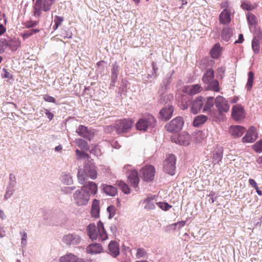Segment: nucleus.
I'll return each instance as SVG.
<instances>
[{"instance_id":"f257e3e1","label":"nucleus","mask_w":262,"mask_h":262,"mask_svg":"<svg viewBox=\"0 0 262 262\" xmlns=\"http://www.w3.org/2000/svg\"><path fill=\"white\" fill-rule=\"evenodd\" d=\"M97 192V185L94 182H88L81 189L77 190L73 194V200L79 206L88 204L91 195H94Z\"/></svg>"},{"instance_id":"f03ea898","label":"nucleus","mask_w":262,"mask_h":262,"mask_svg":"<svg viewBox=\"0 0 262 262\" xmlns=\"http://www.w3.org/2000/svg\"><path fill=\"white\" fill-rule=\"evenodd\" d=\"M90 238L92 240L98 239L103 241L107 239L108 236L101 221H98L97 226L94 224H90L87 227Z\"/></svg>"},{"instance_id":"7ed1b4c3","label":"nucleus","mask_w":262,"mask_h":262,"mask_svg":"<svg viewBox=\"0 0 262 262\" xmlns=\"http://www.w3.org/2000/svg\"><path fill=\"white\" fill-rule=\"evenodd\" d=\"M56 0H36L34 3V15L35 17H39L42 11H49Z\"/></svg>"},{"instance_id":"20e7f679","label":"nucleus","mask_w":262,"mask_h":262,"mask_svg":"<svg viewBox=\"0 0 262 262\" xmlns=\"http://www.w3.org/2000/svg\"><path fill=\"white\" fill-rule=\"evenodd\" d=\"M133 121L130 119H120L116 121L114 124V130L117 134L127 133L133 126Z\"/></svg>"},{"instance_id":"39448f33","label":"nucleus","mask_w":262,"mask_h":262,"mask_svg":"<svg viewBox=\"0 0 262 262\" xmlns=\"http://www.w3.org/2000/svg\"><path fill=\"white\" fill-rule=\"evenodd\" d=\"M156 120L151 115L140 119L136 123V128L140 130L146 131L148 128L154 127Z\"/></svg>"},{"instance_id":"423d86ee","label":"nucleus","mask_w":262,"mask_h":262,"mask_svg":"<svg viewBox=\"0 0 262 262\" xmlns=\"http://www.w3.org/2000/svg\"><path fill=\"white\" fill-rule=\"evenodd\" d=\"M176 158L174 155H168L164 162V170L168 174L173 176L176 171Z\"/></svg>"},{"instance_id":"0eeeda50","label":"nucleus","mask_w":262,"mask_h":262,"mask_svg":"<svg viewBox=\"0 0 262 262\" xmlns=\"http://www.w3.org/2000/svg\"><path fill=\"white\" fill-rule=\"evenodd\" d=\"M184 125V120L181 117L172 119L165 125L166 129L170 133L179 132L182 129Z\"/></svg>"},{"instance_id":"6e6552de","label":"nucleus","mask_w":262,"mask_h":262,"mask_svg":"<svg viewBox=\"0 0 262 262\" xmlns=\"http://www.w3.org/2000/svg\"><path fill=\"white\" fill-rule=\"evenodd\" d=\"M155 172L156 170L153 166L146 165L141 169L140 175L144 181L150 182L154 180Z\"/></svg>"},{"instance_id":"1a4fd4ad","label":"nucleus","mask_w":262,"mask_h":262,"mask_svg":"<svg viewBox=\"0 0 262 262\" xmlns=\"http://www.w3.org/2000/svg\"><path fill=\"white\" fill-rule=\"evenodd\" d=\"M16 185V177L13 173H10L9 174L8 183L6 189V193L4 195L5 200H7L13 195L15 190Z\"/></svg>"},{"instance_id":"9d476101","label":"nucleus","mask_w":262,"mask_h":262,"mask_svg":"<svg viewBox=\"0 0 262 262\" xmlns=\"http://www.w3.org/2000/svg\"><path fill=\"white\" fill-rule=\"evenodd\" d=\"M62 241L67 246L77 245L81 242V237L79 234L74 232L64 235Z\"/></svg>"},{"instance_id":"9b49d317","label":"nucleus","mask_w":262,"mask_h":262,"mask_svg":"<svg viewBox=\"0 0 262 262\" xmlns=\"http://www.w3.org/2000/svg\"><path fill=\"white\" fill-rule=\"evenodd\" d=\"M76 133L79 136L91 141L94 137V133L93 130L89 129L84 125H80L76 130Z\"/></svg>"},{"instance_id":"f8f14e48","label":"nucleus","mask_w":262,"mask_h":262,"mask_svg":"<svg viewBox=\"0 0 262 262\" xmlns=\"http://www.w3.org/2000/svg\"><path fill=\"white\" fill-rule=\"evenodd\" d=\"M190 139L189 134L185 132H183L178 136H173L172 138V141L173 142L184 146L189 145Z\"/></svg>"},{"instance_id":"ddd939ff","label":"nucleus","mask_w":262,"mask_h":262,"mask_svg":"<svg viewBox=\"0 0 262 262\" xmlns=\"http://www.w3.org/2000/svg\"><path fill=\"white\" fill-rule=\"evenodd\" d=\"M214 103L215 106L220 113L227 112L229 110V105L228 102L221 96L216 97Z\"/></svg>"},{"instance_id":"4468645a","label":"nucleus","mask_w":262,"mask_h":262,"mask_svg":"<svg viewBox=\"0 0 262 262\" xmlns=\"http://www.w3.org/2000/svg\"><path fill=\"white\" fill-rule=\"evenodd\" d=\"M258 138V133L255 127L251 126L248 130L246 135L243 138L244 143H252Z\"/></svg>"},{"instance_id":"2eb2a0df","label":"nucleus","mask_w":262,"mask_h":262,"mask_svg":"<svg viewBox=\"0 0 262 262\" xmlns=\"http://www.w3.org/2000/svg\"><path fill=\"white\" fill-rule=\"evenodd\" d=\"M232 116L236 121L240 120L244 117L243 108L241 105L237 104L233 106Z\"/></svg>"},{"instance_id":"dca6fc26","label":"nucleus","mask_w":262,"mask_h":262,"mask_svg":"<svg viewBox=\"0 0 262 262\" xmlns=\"http://www.w3.org/2000/svg\"><path fill=\"white\" fill-rule=\"evenodd\" d=\"M204 104L203 98L202 97H198L195 100H194L191 106V111L194 114H196L202 108Z\"/></svg>"},{"instance_id":"f3484780","label":"nucleus","mask_w":262,"mask_h":262,"mask_svg":"<svg viewBox=\"0 0 262 262\" xmlns=\"http://www.w3.org/2000/svg\"><path fill=\"white\" fill-rule=\"evenodd\" d=\"M128 180L131 184L132 186L134 188H137L139 182L138 173L137 170H131L127 176Z\"/></svg>"},{"instance_id":"a211bd4d","label":"nucleus","mask_w":262,"mask_h":262,"mask_svg":"<svg viewBox=\"0 0 262 262\" xmlns=\"http://www.w3.org/2000/svg\"><path fill=\"white\" fill-rule=\"evenodd\" d=\"M220 23L223 25H228L231 21L230 11L225 9L219 15Z\"/></svg>"},{"instance_id":"6ab92c4d","label":"nucleus","mask_w":262,"mask_h":262,"mask_svg":"<svg viewBox=\"0 0 262 262\" xmlns=\"http://www.w3.org/2000/svg\"><path fill=\"white\" fill-rule=\"evenodd\" d=\"M173 112V107L171 105H168L160 111V115L162 119L166 120L171 117Z\"/></svg>"},{"instance_id":"aec40b11","label":"nucleus","mask_w":262,"mask_h":262,"mask_svg":"<svg viewBox=\"0 0 262 262\" xmlns=\"http://www.w3.org/2000/svg\"><path fill=\"white\" fill-rule=\"evenodd\" d=\"M109 254L114 257H117L120 253L119 244L114 241H112L108 245Z\"/></svg>"},{"instance_id":"412c9836","label":"nucleus","mask_w":262,"mask_h":262,"mask_svg":"<svg viewBox=\"0 0 262 262\" xmlns=\"http://www.w3.org/2000/svg\"><path fill=\"white\" fill-rule=\"evenodd\" d=\"M245 130L244 127L239 125L232 126L230 128V132L234 138L241 137Z\"/></svg>"},{"instance_id":"4be33fe9","label":"nucleus","mask_w":262,"mask_h":262,"mask_svg":"<svg viewBox=\"0 0 262 262\" xmlns=\"http://www.w3.org/2000/svg\"><path fill=\"white\" fill-rule=\"evenodd\" d=\"M102 251L103 248L101 245L98 243L92 244L86 247V252L92 254L100 253Z\"/></svg>"},{"instance_id":"5701e85b","label":"nucleus","mask_w":262,"mask_h":262,"mask_svg":"<svg viewBox=\"0 0 262 262\" xmlns=\"http://www.w3.org/2000/svg\"><path fill=\"white\" fill-rule=\"evenodd\" d=\"M83 170L88 177L93 180L96 179L97 173L94 165L89 164L85 165Z\"/></svg>"},{"instance_id":"b1692460","label":"nucleus","mask_w":262,"mask_h":262,"mask_svg":"<svg viewBox=\"0 0 262 262\" xmlns=\"http://www.w3.org/2000/svg\"><path fill=\"white\" fill-rule=\"evenodd\" d=\"M61 183L64 185H70L73 183L72 177L69 172H63L60 177Z\"/></svg>"},{"instance_id":"393cba45","label":"nucleus","mask_w":262,"mask_h":262,"mask_svg":"<svg viewBox=\"0 0 262 262\" xmlns=\"http://www.w3.org/2000/svg\"><path fill=\"white\" fill-rule=\"evenodd\" d=\"M80 258L76 255L69 253L61 256L59 259L60 262H77Z\"/></svg>"},{"instance_id":"a878e982","label":"nucleus","mask_w":262,"mask_h":262,"mask_svg":"<svg viewBox=\"0 0 262 262\" xmlns=\"http://www.w3.org/2000/svg\"><path fill=\"white\" fill-rule=\"evenodd\" d=\"M100 208L99 202L97 200H94L93 201L92 205L91 214L93 217L95 218L98 217L99 215Z\"/></svg>"},{"instance_id":"bb28decb","label":"nucleus","mask_w":262,"mask_h":262,"mask_svg":"<svg viewBox=\"0 0 262 262\" xmlns=\"http://www.w3.org/2000/svg\"><path fill=\"white\" fill-rule=\"evenodd\" d=\"M103 192L110 196H114L117 193V189L113 186L103 184L102 185Z\"/></svg>"},{"instance_id":"cd10ccee","label":"nucleus","mask_w":262,"mask_h":262,"mask_svg":"<svg viewBox=\"0 0 262 262\" xmlns=\"http://www.w3.org/2000/svg\"><path fill=\"white\" fill-rule=\"evenodd\" d=\"M223 155L221 149H215L212 154V162L214 164H219L222 159Z\"/></svg>"},{"instance_id":"c85d7f7f","label":"nucleus","mask_w":262,"mask_h":262,"mask_svg":"<svg viewBox=\"0 0 262 262\" xmlns=\"http://www.w3.org/2000/svg\"><path fill=\"white\" fill-rule=\"evenodd\" d=\"M214 78V72L212 69H209L206 71L203 77V81L208 84Z\"/></svg>"},{"instance_id":"c756f323","label":"nucleus","mask_w":262,"mask_h":262,"mask_svg":"<svg viewBox=\"0 0 262 262\" xmlns=\"http://www.w3.org/2000/svg\"><path fill=\"white\" fill-rule=\"evenodd\" d=\"M78 182L80 184L85 185L88 184V176H86L84 170L83 169L79 170L77 174Z\"/></svg>"},{"instance_id":"7c9ffc66","label":"nucleus","mask_w":262,"mask_h":262,"mask_svg":"<svg viewBox=\"0 0 262 262\" xmlns=\"http://www.w3.org/2000/svg\"><path fill=\"white\" fill-rule=\"evenodd\" d=\"M75 143L82 150L88 151L90 149L88 142L82 139H75Z\"/></svg>"},{"instance_id":"2f4dec72","label":"nucleus","mask_w":262,"mask_h":262,"mask_svg":"<svg viewBox=\"0 0 262 262\" xmlns=\"http://www.w3.org/2000/svg\"><path fill=\"white\" fill-rule=\"evenodd\" d=\"M232 34V30L228 27H225L222 32V39L225 41H228L229 40Z\"/></svg>"},{"instance_id":"473e14b6","label":"nucleus","mask_w":262,"mask_h":262,"mask_svg":"<svg viewBox=\"0 0 262 262\" xmlns=\"http://www.w3.org/2000/svg\"><path fill=\"white\" fill-rule=\"evenodd\" d=\"M8 41V47L13 51H16L20 46V41L18 39H10Z\"/></svg>"},{"instance_id":"72a5a7b5","label":"nucleus","mask_w":262,"mask_h":262,"mask_svg":"<svg viewBox=\"0 0 262 262\" xmlns=\"http://www.w3.org/2000/svg\"><path fill=\"white\" fill-rule=\"evenodd\" d=\"M220 45L219 43H216L210 51V54L212 58L217 59L220 56Z\"/></svg>"},{"instance_id":"f704fd0d","label":"nucleus","mask_w":262,"mask_h":262,"mask_svg":"<svg viewBox=\"0 0 262 262\" xmlns=\"http://www.w3.org/2000/svg\"><path fill=\"white\" fill-rule=\"evenodd\" d=\"M207 119V117L203 115H201L196 117L193 120V125L198 127L200 125L204 124Z\"/></svg>"},{"instance_id":"c9c22d12","label":"nucleus","mask_w":262,"mask_h":262,"mask_svg":"<svg viewBox=\"0 0 262 262\" xmlns=\"http://www.w3.org/2000/svg\"><path fill=\"white\" fill-rule=\"evenodd\" d=\"M248 80L246 85V88L247 91H250L252 88L254 81V74L253 72L250 71L248 73Z\"/></svg>"},{"instance_id":"e433bc0d","label":"nucleus","mask_w":262,"mask_h":262,"mask_svg":"<svg viewBox=\"0 0 262 262\" xmlns=\"http://www.w3.org/2000/svg\"><path fill=\"white\" fill-rule=\"evenodd\" d=\"M204 102L205 101V104L203 108V112H206L213 106L214 104V99L213 97H209L207 98L206 100L203 99Z\"/></svg>"},{"instance_id":"4c0bfd02","label":"nucleus","mask_w":262,"mask_h":262,"mask_svg":"<svg viewBox=\"0 0 262 262\" xmlns=\"http://www.w3.org/2000/svg\"><path fill=\"white\" fill-rule=\"evenodd\" d=\"M118 66L117 63L113 64L111 69V78L113 82H115L117 81L118 74Z\"/></svg>"},{"instance_id":"58836bf2","label":"nucleus","mask_w":262,"mask_h":262,"mask_svg":"<svg viewBox=\"0 0 262 262\" xmlns=\"http://www.w3.org/2000/svg\"><path fill=\"white\" fill-rule=\"evenodd\" d=\"M154 197L148 198L145 200L144 202L146 203L145 205V209L148 210H152L155 208V206L154 202Z\"/></svg>"},{"instance_id":"ea45409f","label":"nucleus","mask_w":262,"mask_h":262,"mask_svg":"<svg viewBox=\"0 0 262 262\" xmlns=\"http://www.w3.org/2000/svg\"><path fill=\"white\" fill-rule=\"evenodd\" d=\"M252 48L255 54H258L259 52L260 45L259 40L254 37L252 41Z\"/></svg>"},{"instance_id":"a19ab883","label":"nucleus","mask_w":262,"mask_h":262,"mask_svg":"<svg viewBox=\"0 0 262 262\" xmlns=\"http://www.w3.org/2000/svg\"><path fill=\"white\" fill-rule=\"evenodd\" d=\"M247 18L250 26H255L257 25L256 17L253 14L248 12L247 14Z\"/></svg>"},{"instance_id":"79ce46f5","label":"nucleus","mask_w":262,"mask_h":262,"mask_svg":"<svg viewBox=\"0 0 262 262\" xmlns=\"http://www.w3.org/2000/svg\"><path fill=\"white\" fill-rule=\"evenodd\" d=\"M117 185L121 189L122 191L125 194H128L130 193V189L128 186L122 181L117 182Z\"/></svg>"},{"instance_id":"37998d69","label":"nucleus","mask_w":262,"mask_h":262,"mask_svg":"<svg viewBox=\"0 0 262 262\" xmlns=\"http://www.w3.org/2000/svg\"><path fill=\"white\" fill-rule=\"evenodd\" d=\"M202 90L203 88L200 84H194L190 88L189 93L191 95H195L200 92Z\"/></svg>"},{"instance_id":"c03bdc74","label":"nucleus","mask_w":262,"mask_h":262,"mask_svg":"<svg viewBox=\"0 0 262 262\" xmlns=\"http://www.w3.org/2000/svg\"><path fill=\"white\" fill-rule=\"evenodd\" d=\"M63 20L64 19L63 17L56 15L54 20V25L53 27V29L54 30L57 29V28L59 26L61 25Z\"/></svg>"},{"instance_id":"a18cd8bd","label":"nucleus","mask_w":262,"mask_h":262,"mask_svg":"<svg viewBox=\"0 0 262 262\" xmlns=\"http://www.w3.org/2000/svg\"><path fill=\"white\" fill-rule=\"evenodd\" d=\"M208 84L210 90H212L214 92H219L220 91L219 83L217 80L211 81Z\"/></svg>"},{"instance_id":"49530a36","label":"nucleus","mask_w":262,"mask_h":262,"mask_svg":"<svg viewBox=\"0 0 262 262\" xmlns=\"http://www.w3.org/2000/svg\"><path fill=\"white\" fill-rule=\"evenodd\" d=\"M8 41L5 38L0 39V53H3L8 47Z\"/></svg>"},{"instance_id":"de8ad7c7","label":"nucleus","mask_w":262,"mask_h":262,"mask_svg":"<svg viewBox=\"0 0 262 262\" xmlns=\"http://www.w3.org/2000/svg\"><path fill=\"white\" fill-rule=\"evenodd\" d=\"M205 138V135L202 131H199L194 135V140L196 142H201Z\"/></svg>"},{"instance_id":"09e8293b","label":"nucleus","mask_w":262,"mask_h":262,"mask_svg":"<svg viewBox=\"0 0 262 262\" xmlns=\"http://www.w3.org/2000/svg\"><path fill=\"white\" fill-rule=\"evenodd\" d=\"M156 204L159 208L164 211L168 210L170 208L172 207V206L169 205L166 202H159L156 203Z\"/></svg>"},{"instance_id":"8fccbe9b","label":"nucleus","mask_w":262,"mask_h":262,"mask_svg":"<svg viewBox=\"0 0 262 262\" xmlns=\"http://www.w3.org/2000/svg\"><path fill=\"white\" fill-rule=\"evenodd\" d=\"M75 151L77 159H79L81 158L88 159L89 158V155H88V154L85 152L81 151L79 149H76Z\"/></svg>"},{"instance_id":"3c124183","label":"nucleus","mask_w":262,"mask_h":262,"mask_svg":"<svg viewBox=\"0 0 262 262\" xmlns=\"http://www.w3.org/2000/svg\"><path fill=\"white\" fill-rule=\"evenodd\" d=\"M253 149L257 152H262V140H260L257 142L253 146Z\"/></svg>"},{"instance_id":"603ef678","label":"nucleus","mask_w":262,"mask_h":262,"mask_svg":"<svg viewBox=\"0 0 262 262\" xmlns=\"http://www.w3.org/2000/svg\"><path fill=\"white\" fill-rule=\"evenodd\" d=\"M20 234L21 235V244L23 247L25 246L27 243V233L25 231H20Z\"/></svg>"},{"instance_id":"864d4df0","label":"nucleus","mask_w":262,"mask_h":262,"mask_svg":"<svg viewBox=\"0 0 262 262\" xmlns=\"http://www.w3.org/2000/svg\"><path fill=\"white\" fill-rule=\"evenodd\" d=\"M90 152L91 154H93L97 157H99L101 155L100 148L97 146H95L93 148H92L90 150Z\"/></svg>"},{"instance_id":"5fc2aeb1","label":"nucleus","mask_w":262,"mask_h":262,"mask_svg":"<svg viewBox=\"0 0 262 262\" xmlns=\"http://www.w3.org/2000/svg\"><path fill=\"white\" fill-rule=\"evenodd\" d=\"M107 211L109 213V219L113 217L115 214V207L114 206H110L107 208Z\"/></svg>"},{"instance_id":"6e6d98bb","label":"nucleus","mask_w":262,"mask_h":262,"mask_svg":"<svg viewBox=\"0 0 262 262\" xmlns=\"http://www.w3.org/2000/svg\"><path fill=\"white\" fill-rule=\"evenodd\" d=\"M241 7L243 9L248 11L253 10L255 8V7L253 5L246 3L245 2L242 3Z\"/></svg>"},{"instance_id":"4d7b16f0","label":"nucleus","mask_w":262,"mask_h":262,"mask_svg":"<svg viewBox=\"0 0 262 262\" xmlns=\"http://www.w3.org/2000/svg\"><path fill=\"white\" fill-rule=\"evenodd\" d=\"M151 66L153 73L151 75H148V76L150 77H154L155 78L157 76V72L158 70V68L157 64L155 62H152Z\"/></svg>"},{"instance_id":"13d9d810","label":"nucleus","mask_w":262,"mask_h":262,"mask_svg":"<svg viewBox=\"0 0 262 262\" xmlns=\"http://www.w3.org/2000/svg\"><path fill=\"white\" fill-rule=\"evenodd\" d=\"M146 254L145 251L143 248H139L137 249L136 256L139 258L143 257Z\"/></svg>"},{"instance_id":"bf43d9fd","label":"nucleus","mask_w":262,"mask_h":262,"mask_svg":"<svg viewBox=\"0 0 262 262\" xmlns=\"http://www.w3.org/2000/svg\"><path fill=\"white\" fill-rule=\"evenodd\" d=\"M43 100L46 102L56 103L55 99L52 96H49L48 95H45L43 96Z\"/></svg>"},{"instance_id":"052dcab7","label":"nucleus","mask_w":262,"mask_h":262,"mask_svg":"<svg viewBox=\"0 0 262 262\" xmlns=\"http://www.w3.org/2000/svg\"><path fill=\"white\" fill-rule=\"evenodd\" d=\"M37 24V21H29L26 22L25 26L26 28H30L36 26Z\"/></svg>"},{"instance_id":"680f3d73","label":"nucleus","mask_w":262,"mask_h":262,"mask_svg":"<svg viewBox=\"0 0 262 262\" xmlns=\"http://www.w3.org/2000/svg\"><path fill=\"white\" fill-rule=\"evenodd\" d=\"M45 113L46 115V116H47L48 118L50 120H51L53 119V117H54V115H53V113L50 112L48 110L45 109Z\"/></svg>"},{"instance_id":"e2e57ef3","label":"nucleus","mask_w":262,"mask_h":262,"mask_svg":"<svg viewBox=\"0 0 262 262\" xmlns=\"http://www.w3.org/2000/svg\"><path fill=\"white\" fill-rule=\"evenodd\" d=\"M186 224L185 221H180L172 224V226H178L179 228L184 227Z\"/></svg>"},{"instance_id":"0e129e2a","label":"nucleus","mask_w":262,"mask_h":262,"mask_svg":"<svg viewBox=\"0 0 262 262\" xmlns=\"http://www.w3.org/2000/svg\"><path fill=\"white\" fill-rule=\"evenodd\" d=\"M249 184L252 186L253 187V188H257V183H256V182L254 180L252 179H250L249 180Z\"/></svg>"},{"instance_id":"69168bd1","label":"nucleus","mask_w":262,"mask_h":262,"mask_svg":"<svg viewBox=\"0 0 262 262\" xmlns=\"http://www.w3.org/2000/svg\"><path fill=\"white\" fill-rule=\"evenodd\" d=\"M31 35H32V34L31 30H30L28 31H26L24 32V34L23 35V37L24 38V39H25L29 37Z\"/></svg>"},{"instance_id":"338daca9","label":"nucleus","mask_w":262,"mask_h":262,"mask_svg":"<svg viewBox=\"0 0 262 262\" xmlns=\"http://www.w3.org/2000/svg\"><path fill=\"white\" fill-rule=\"evenodd\" d=\"M75 189V187H65L63 190L64 192L67 193H70L72 191Z\"/></svg>"},{"instance_id":"774afa93","label":"nucleus","mask_w":262,"mask_h":262,"mask_svg":"<svg viewBox=\"0 0 262 262\" xmlns=\"http://www.w3.org/2000/svg\"><path fill=\"white\" fill-rule=\"evenodd\" d=\"M114 129V125H109L105 127V130L107 133H111L113 132V130Z\"/></svg>"}]
</instances>
